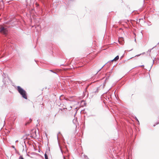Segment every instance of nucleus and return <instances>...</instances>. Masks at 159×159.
<instances>
[{
    "instance_id": "obj_1",
    "label": "nucleus",
    "mask_w": 159,
    "mask_h": 159,
    "mask_svg": "<svg viewBox=\"0 0 159 159\" xmlns=\"http://www.w3.org/2000/svg\"><path fill=\"white\" fill-rule=\"evenodd\" d=\"M17 90L22 97L25 99H27V97L26 91L20 86H17Z\"/></svg>"
},
{
    "instance_id": "obj_2",
    "label": "nucleus",
    "mask_w": 159,
    "mask_h": 159,
    "mask_svg": "<svg viewBox=\"0 0 159 159\" xmlns=\"http://www.w3.org/2000/svg\"><path fill=\"white\" fill-rule=\"evenodd\" d=\"M8 33V31L7 28L4 26H1L0 27V33L6 36L7 35Z\"/></svg>"
},
{
    "instance_id": "obj_3",
    "label": "nucleus",
    "mask_w": 159,
    "mask_h": 159,
    "mask_svg": "<svg viewBox=\"0 0 159 159\" xmlns=\"http://www.w3.org/2000/svg\"><path fill=\"white\" fill-rule=\"evenodd\" d=\"M30 135V136L32 138H38L37 134L36 133V130H32V132L31 134Z\"/></svg>"
},
{
    "instance_id": "obj_4",
    "label": "nucleus",
    "mask_w": 159,
    "mask_h": 159,
    "mask_svg": "<svg viewBox=\"0 0 159 159\" xmlns=\"http://www.w3.org/2000/svg\"><path fill=\"white\" fill-rule=\"evenodd\" d=\"M105 82L106 80L105 81V82L103 83V85L102 87H101V86L100 87H99L97 88L96 91H95V93L98 92L101 89H103L104 87V86H105Z\"/></svg>"
},
{
    "instance_id": "obj_5",
    "label": "nucleus",
    "mask_w": 159,
    "mask_h": 159,
    "mask_svg": "<svg viewBox=\"0 0 159 159\" xmlns=\"http://www.w3.org/2000/svg\"><path fill=\"white\" fill-rule=\"evenodd\" d=\"M119 59V56H117L113 59L110 61H109H109L112 62L113 61H116L118 60Z\"/></svg>"
},
{
    "instance_id": "obj_6",
    "label": "nucleus",
    "mask_w": 159,
    "mask_h": 159,
    "mask_svg": "<svg viewBox=\"0 0 159 159\" xmlns=\"http://www.w3.org/2000/svg\"><path fill=\"white\" fill-rule=\"evenodd\" d=\"M30 121H28V122H27L25 124V125H27L29 124L31 122V121H32V120L31 119V118H30Z\"/></svg>"
},
{
    "instance_id": "obj_7",
    "label": "nucleus",
    "mask_w": 159,
    "mask_h": 159,
    "mask_svg": "<svg viewBox=\"0 0 159 159\" xmlns=\"http://www.w3.org/2000/svg\"><path fill=\"white\" fill-rule=\"evenodd\" d=\"M45 158V159H48L47 155L45 153L44 154Z\"/></svg>"
},
{
    "instance_id": "obj_8",
    "label": "nucleus",
    "mask_w": 159,
    "mask_h": 159,
    "mask_svg": "<svg viewBox=\"0 0 159 159\" xmlns=\"http://www.w3.org/2000/svg\"><path fill=\"white\" fill-rule=\"evenodd\" d=\"M2 76L3 77V79H5L6 78V75L4 73H3V74L2 75Z\"/></svg>"
},
{
    "instance_id": "obj_9",
    "label": "nucleus",
    "mask_w": 159,
    "mask_h": 159,
    "mask_svg": "<svg viewBox=\"0 0 159 159\" xmlns=\"http://www.w3.org/2000/svg\"><path fill=\"white\" fill-rule=\"evenodd\" d=\"M154 59L153 60V63H152V66H151V68H150V70H149V71H150V70H151V68H152V66H153V64H154Z\"/></svg>"
},
{
    "instance_id": "obj_10",
    "label": "nucleus",
    "mask_w": 159,
    "mask_h": 159,
    "mask_svg": "<svg viewBox=\"0 0 159 159\" xmlns=\"http://www.w3.org/2000/svg\"><path fill=\"white\" fill-rule=\"evenodd\" d=\"M4 79H3L2 82L5 85L6 81L4 80Z\"/></svg>"
},
{
    "instance_id": "obj_11",
    "label": "nucleus",
    "mask_w": 159,
    "mask_h": 159,
    "mask_svg": "<svg viewBox=\"0 0 159 159\" xmlns=\"http://www.w3.org/2000/svg\"><path fill=\"white\" fill-rule=\"evenodd\" d=\"M156 46H155V47H153V48H152V49H149L148 50V52H151V51L152 50V49H153V48L155 47H156Z\"/></svg>"
},
{
    "instance_id": "obj_12",
    "label": "nucleus",
    "mask_w": 159,
    "mask_h": 159,
    "mask_svg": "<svg viewBox=\"0 0 159 159\" xmlns=\"http://www.w3.org/2000/svg\"><path fill=\"white\" fill-rule=\"evenodd\" d=\"M135 119L139 123V121L138 119H137V118L136 117H135Z\"/></svg>"
},
{
    "instance_id": "obj_13",
    "label": "nucleus",
    "mask_w": 159,
    "mask_h": 159,
    "mask_svg": "<svg viewBox=\"0 0 159 159\" xmlns=\"http://www.w3.org/2000/svg\"><path fill=\"white\" fill-rule=\"evenodd\" d=\"M19 159H24L23 157H22V156H20L19 157Z\"/></svg>"
},
{
    "instance_id": "obj_14",
    "label": "nucleus",
    "mask_w": 159,
    "mask_h": 159,
    "mask_svg": "<svg viewBox=\"0 0 159 159\" xmlns=\"http://www.w3.org/2000/svg\"><path fill=\"white\" fill-rule=\"evenodd\" d=\"M50 71L54 73H55V74H57L55 72H54V71H53V70H50Z\"/></svg>"
},
{
    "instance_id": "obj_15",
    "label": "nucleus",
    "mask_w": 159,
    "mask_h": 159,
    "mask_svg": "<svg viewBox=\"0 0 159 159\" xmlns=\"http://www.w3.org/2000/svg\"><path fill=\"white\" fill-rule=\"evenodd\" d=\"M107 63H106L99 70V71L100 70L105 66V65Z\"/></svg>"
},
{
    "instance_id": "obj_16",
    "label": "nucleus",
    "mask_w": 159,
    "mask_h": 159,
    "mask_svg": "<svg viewBox=\"0 0 159 159\" xmlns=\"http://www.w3.org/2000/svg\"><path fill=\"white\" fill-rule=\"evenodd\" d=\"M12 147L13 148H14L15 150H16V148H15V147H14V146H13V145L12 146Z\"/></svg>"
},
{
    "instance_id": "obj_17",
    "label": "nucleus",
    "mask_w": 159,
    "mask_h": 159,
    "mask_svg": "<svg viewBox=\"0 0 159 159\" xmlns=\"http://www.w3.org/2000/svg\"><path fill=\"white\" fill-rule=\"evenodd\" d=\"M139 66V67H144V66L143 65Z\"/></svg>"
},
{
    "instance_id": "obj_18",
    "label": "nucleus",
    "mask_w": 159,
    "mask_h": 159,
    "mask_svg": "<svg viewBox=\"0 0 159 159\" xmlns=\"http://www.w3.org/2000/svg\"><path fill=\"white\" fill-rule=\"evenodd\" d=\"M140 55H141V54L138 55H137L136 56H140Z\"/></svg>"
},
{
    "instance_id": "obj_19",
    "label": "nucleus",
    "mask_w": 159,
    "mask_h": 159,
    "mask_svg": "<svg viewBox=\"0 0 159 159\" xmlns=\"http://www.w3.org/2000/svg\"><path fill=\"white\" fill-rule=\"evenodd\" d=\"M107 98L108 99H109V98L108 97L107 98V97H106V100H107Z\"/></svg>"
},
{
    "instance_id": "obj_20",
    "label": "nucleus",
    "mask_w": 159,
    "mask_h": 159,
    "mask_svg": "<svg viewBox=\"0 0 159 159\" xmlns=\"http://www.w3.org/2000/svg\"><path fill=\"white\" fill-rule=\"evenodd\" d=\"M141 20H143V19H139V20L140 21Z\"/></svg>"
},
{
    "instance_id": "obj_21",
    "label": "nucleus",
    "mask_w": 159,
    "mask_h": 159,
    "mask_svg": "<svg viewBox=\"0 0 159 159\" xmlns=\"http://www.w3.org/2000/svg\"><path fill=\"white\" fill-rule=\"evenodd\" d=\"M18 142V140H16V142Z\"/></svg>"
},
{
    "instance_id": "obj_22",
    "label": "nucleus",
    "mask_w": 159,
    "mask_h": 159,
    "mask_svg": "<svg viewBox=\"0 0 159 159\" xmlns=\"http://www.w3.org/2000/svg\"><path fill=\"white\" fill-rule=\"evenodd\" d=\"M119 42L120 43H121L120 42V41L119 40Z\"/></svg>"
},
{
    "instance_id": "obj_23",
    "label": "nucleus",
    "mask_w": 159,
    "mask_h": 159,
    "mask_svg": "<svg viewBox=\"0 0 159 159\" xmlns=\"http://www.w3.org/2000/svg\"><path fill=\"white\" fill-rule=\"evenodd\" d=\"M102 96H103V97H104V96H105V95H102Z\"/></svg>"
},
{
    "instance_id": "obj_24",
    "label": "nucleus",
    "mask_w": 159,
    "mask_h": 159,
    "mask_svg": "<svg viewBox=\"0 0 159 159\" xmlns=\"http://www.w3.org/2000/svg\"><path fill=\"white\" fill-rule=\"evenodd\" d=\"M122 56L121 57V58H122Z\"/></svg>"
},
{
    "instance_id": "obj_25",
    "label": "nucleus",
    "mask_w": 159,
    "mask_h": 159,
    "mask_svg": "<svg viewBox=\"0 0 159 159\" xmlns=\"http://www.w3.org/2000/svg\"><path fill=\"white\" fill-rule=\"evenodd\" d=\"M57 139H58V135L57 136Z\"/></svg>"
},
{
    "instance_id": "obj_26",
    "label": "nucleus",
    "mask_w": 159,
    "mask_h": 159,
    "mask_svg": "<svg viewBox=\"0 0 159 159\" xmlns=\"http://www.w3.org/2000/svg\"><path fill=\"white\" fill-rule=\"evenodd\" d=\"M70 107L71 108H72V107H71V106H70Z\"/></svg>"
},
{
    "instance_id": "obj_27",
    "label": "nucleus",
    "mask_w": 159,
    "mask_h": 159,
    "mask_svg": "<svg viewBox=\"0 0 159 159\" xmlns=\"http://www.w3.org/2000/svg\"><path fill=\"white\" fill-rule=\"evenodd\" d=\"M25 146H26V144H25Z\"/></svg>"
},
{
    "instance_id": "obj_28",
    "label": "nucleus",
    "mask_w": 159,
    "mask_h": 159,
    "mask_svg": "<svg viewBox=\"0 0 159 159\" xmlns=\"http://www.w3.org/2000/svg\"><path fill=\"white\" fill-rule=\"evenodd\" d=\"M138 124L139 125V123H138Z\"/></svg>"
}]
</instances>
